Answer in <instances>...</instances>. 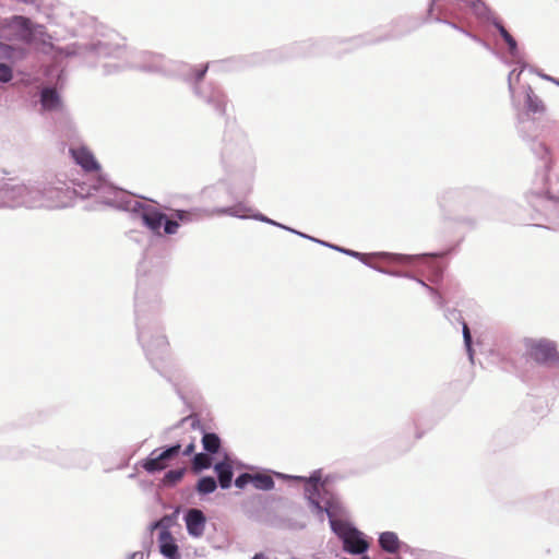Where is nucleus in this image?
<instances>
[{
	"instance_id": "nucleus-18",
	"label": "nucleus",
	"mask_w": 559,
	"mask_h": 559,
	"mask_svg": "<svg viewBox=\"0 0 559 559\" xmlns=\"http://www.w3.org/2000/svg\"><path fill=\"white\" fill-rule=\"evenodd\" d=\"M183 474H185L183 468L171 469L165 474L163 481L165 485H174V484L178 483L179 480H181V478L183 477Z\"/></svg>"
},
{
	"instance_id": "nucleus-13",
	"label": "nucleus",
	"mask_w": 559,
	"mask_h": 559,
	"mask_svg": "<svg viewBox=\"0 0 559 559\" xmlns=\"http://www.w3.org/2000/svg\"><path fill=\"white\" fill-rule=\"evenodd\" d=\"M202 445L209 453H217L221 448V439L216 433L206 432L202 437Z\"/></svg>"
},
{
	"instance_id": "nucleus-4",
	"label": "nucleus",
	"mask_w": 559,
	"mask_h": 559,
	"mask_svg": "<svg viewBox=\"0 0 559 559\" xmlns=\"http://www.w3.org/2000/svg\"><path fill=\"white\" fill-rule=\"evenodd\" d=\"M166 520L167 518H163L154 524V527L160 528L158 535L159 550L168 559H179L178 546L169 532L168 526L165 524Z\"/></svg>"
},
{
	"instance_id": "nucleus-3",
	"label": "nucleus",
	"mask_w": 559,
	"mask_h": 559,
	"mask_svg": "<svg viewBox=\"0 0 559 559\" xmlns=\"http://www.w3.org/2000/svg\"><path fill=\"white\" fill-rule=\"evenodd\" d=\"M181 450L180 444H175L159 454L153 451L146 460L143 461L142 467L148 473H156L165 469L169 465V461L175 459Z\"/></svg>"
},
{
	"instance_id": "nucleus-7",
	"label": "nucleus",
	"mask_w": 559,
	"mask_h": 559,
	"mask_svg": "<svg viewBox=\"0 0 559 559\" xmlns=\"http://www.w3.org/2000/svg\"><path fill=\"white\" fill-rule=\"evenodd\" d=\"M187 530L190 535L199 537L204 532L205 516L201 510L191 509L186 515Z\"/></svg>"
},
{
	"instance_id": "nucleus-11",
	"label": "nucleus",
	"mask_w": 559,
	"mask_h": 559,
	"mask_svg": "<svg viewBox=\"0 0 559 559\" xmlns=\"http://www.w3.org/2000/svg\"><path fill=\"white\" fill-rule=\"evenodd\" d=\"M40 102L43 107L48 110L57 109L60 106V98L55 88H44L41 91Z\"/></svg>"
},
{
	"instance_id": "nucleus-5",
	"label": "nucleus",
	"mask_w": 559,
	"mask_h": 559,
	"mask_svg": "<svg viewBox=\"0 0 559 559\" xmlns=\"http://www.w3.org/2000/svg\"><path fill=\"white\" fill-rule=\"evenodd\" d=\"M70 154L85 171L94 173L100 169L98 162L95 159L93 153L85 146L78 148H70Z\"/></svg>"
},
{
	"instance_id": "nucleus-27",
	"label": "nucleus",
	"mask_w": 559,
	"mask_h": 559,
	"mask_svg": "<svg viewBox=\"0 0 559 559\" xmlns=\"http://www.w3.org/2000/svg\"><path fill=\"white\" fill-rule=\"evenodd\" d=\"M388 559H400V558H388Z\"/></svg>"
},
{
	"instance_id": "nucleus-9",
	"label": "nucleus",
	"mask_w": 559,
	"mask_h": 559,
	"mask_svg": "<svg viewBox=\"0 0 559 559\" xmlns=\"http://www.w3.org/2000/svg\"><path fill=\"white\" fill-rule=\"evenodd\" d=\"M379 544L384 551L394 554L397 552L401 542L397 535L393 532H384L379 537Z\"/></svg>"
},
{
	"instance_id": "nucleus-1",
	"label": "nucleus",
	"mask_w": 559,
	"mask_h": 559,
	"mask_svg": "<svg viewBox=\"0 0 559 559\" xmlns=\"http://www.w3.org/2000/svg\"><path fill=\"white\" fill-rule=\"evenodd\" d=\"M526 356L537 364L559 366V352L555 342L548 338H525Z\"/></svg>"
},
{
	"instance_id": "nucleus-19",
	"label": "nucleus",
	"mask_w": 559,
	"mask_h": 559,
	"mask_svg": "<svg viewBox=\"0 0 559 559\" xmlns=\"http://www.w3.org/2000/svg\"><path fill=\"white\" fill-rule=\"evenodd\" d=\"M12 79V69L5 63H0V81L3 83Z\"/></svg>"
},
{
	"instance_id": "nucleus-2",
	"label": "nucleus",
	"mask_w": 559,
	"mask_h": 559,
	"mask_svg": "<svg viewBox=\"0 0 559 559\" xmlns=\"http://www.w3.org/2000/svg\"><path fill=\"white\" fill-rule=\"evenodd\" d=\"M142 221L153 233L162 235L160 228L164 226V233L168 235L176 234L179 224L176 221L168 219L167 216L156 210L146 211L142 214Z\"/></svg>"
},
{
	"instance_id": "nucleus-25",
	"label": "nucleus",
	"mask_w": 559,
	"mask_h": 559,
	"mask_svg": "<svg viewBox=\"0 0 559 559\" xmlns=\"http://www.w3.org/2000/svg\"><path fill=\"white\" fill-rule=\"evenodd\" d=\"M252 559H266L263 554H257Z\"/></svg>"
},
{
	"instance_id": "nucleus-20",
	"label": "nucleus",
	"mask_w": 559,
	"mask_h": 559,
	"mask_svg": "<svg viewBox=\"0 0 559 559\" xmlns=\"http://www.w3.org/2000/svg\"><path fill=\"white\" fill-rule=\"evenodd\" d=\"M251 483L252 484V475L251 474H248V473H245V474H241L240 476H238L235 480V485L238 487V488H243L246 487L247 484Z\"/></svg>"
},
{
	"instance_id": "nucleus-22",
	"label": "nucleus",
	"mask_w": 559,
	"mask_h": 559,
	"mask_svg": "<svg viewBox=\"0 0 559 559\" xmlns=\"http://www.w3.org/2000/svg\"><path fill=\"white\" fill-rule=\"evenodd\" d=\"M194 450H195V444H194V442L192 441V442H190V443L185 448V450H183V452H182V453H183V455H187V456H188V455H191V454L194 452Z\"/></svg>"
},
{
	"instance_id": "nucleus-26",
	"label": "nucleus",
	"mask_w": 559,
	"mask_h": 559,
	"mask_svg": "<svg viewBox=\"0 0 559 559\" xmlns=\"http://www.w3.org/2000/svg\"><path fill=\"white\" fill-rule=\"evenodd\" d=\"M361 559H370L368 556H364Z\"/></svg>"
},
{
	"instance_id": "nucleus-15",
	"label": "nucleus",
	"mask_w": 559,
	"mask_h": 559,
	"mask_svg": "<svg viewBox=\"0 0 559 559\" xmlns=\"http://www.w3.org/2000/svg\"><path fill=\"white\" fill-rule=\"evenodd\" d=\"M212 460L207 454L197 453L192 460V468L194 472L206 469L211 466Z\"/></svg>"
},
{
	"instance_id": "nucleus-16",
	"label": "nucleus",
	"mask_w": 559,
	"mask_h": 559,
	"mask_svg": "<svg viewBox=\"0 0 559 559\" xmlns=\"http://www.w3.org/2000/svg\"><path fill=\"white\" fill-rule=\"evenodd\" d=\"M496 28L498 29L499 34L503 38V40L507 43L509 50L511 52H514L518 48L516 41L513 38V36L506 29V27L501 23H495Z\"/></svg>"
},
{
	"instance_id": "nucleus-24",
	"label": "nucleus",
	"mask_w": 559,
	"mask_h": 559,
	"mask_svg": "<svg viewBox=\"0 0 559 559\" xmlns=\"http://www.w3.org/2000/svg\"><path fill=\"white\" fill-rule=\"evenodd\" d=\"M205 72H206V67H205L204 69H202V70L198 71V73H197V80H198V81L202 80V79H203V76H204V74H205Z\"/></svg>"
},
{
	"instance_id": "nucleus-6",
	"label": "nucleus",
	"mask_w": 559,
	"mask_h": 559,
	"mask_svg": "<svg viewBox=\"0 0 559 559\" xmlns=\"http://www.w3.org/2000/svg\"><path fill=\"white\" fill-rule=\"evenodd\" d=\"M343 543L344 550L350 554H364L369 547L368 542L357 530L346 532L343 536Z\"/></svg>"
},
{
	"instance_id": "nucleus-12",
	"label": "nucleus",
	"mask_w": 559,
	"mask_h": 559,
	"mask_svg": "<svg viewBox=\"0 0 559 559\" xmlns=\"http://www.w3.org/2000/svg\"><path fill=\"white\" fill-rule=\"evenodd\" d=\"M526 105L531 112L533 114H542L545 111L546 106L543 100L534 94L533 90L530 87L526 94Z\"/></svg>"
},
{
	"instance_id": "nucleus-21",
	"label": "nucleus",
	"mask_w": 559,
	"mask_h": 559,
	"mask_svg": "<svg viewBox=\"0 0 559 559\" xmlns=\"http://www.w3.org/2000/svg\"><path fill=\"white\" fill-rule=\"evenodd\" d=\"M463 336H464V343H465L467 349L471 350L472 336H471V332H469V329L466 323L463 324Z\"/></svg>"
},
{
	"instance_id": "nucleus-14",
	"label": "nucleus",
	"mask_w": 559,
	"mask_h": 559,
	"mask_svg": "<svg viewBox=\"0 0 559 559\" xmlns=\"http://www.w3.org/2000/svg\"><path fill=\"white\" fill-rule=\"evenodd\" d=\"M252 485L257 489L271 490L274 487V480L270 475L255 474L252 475Z\"/></svg>"
},
{
	"instance_id": "nucleus-23",
	"label": "nucleus",
	"mask_w": 559,
	"mask_h": 559,
	"mask_svg": "<svg viewBox=\"0 0 559 559\" xmlns=\"http://www.w3.org/2000/svg\"><path fill=\"white\" fill-rule=\"evenodd\" d=\"M347 253L353 255V257H355V258H358L362 262H367V255L364 254V253H359V252H355V251H347Z\"/></svg>"
},
{
	"instance_id": "nucleus-17",
	"label": "nucleus",
	"mask_w": 559,
	"mask_h": 559,
	"mask_svg": "<svg viewBox=\"0 0 559 559\" xmlns=\"http://www.w3.org/2000/svg\"><path fill=\"white\" fill-rule=\"evenodd\" d=\"M216 481L213 477L206 476L202 477L197 486V489L200 493H211L216 489Z\"/></svg>"
},
{
	"instance_id": "nucleus-10",
	"label": "nucleus",
	"mask_w": 559,
	"mask_h": 559,
	"mask_svg": "<svg viewBox=\"0 0 559 559\" xmlns=\"http://www.w3.org/2000/svg\"><path fill=\"white\" fill-rule=\"evenodd\" d=\"M215 472L222 488H229L233 480V468L229 463L221 462L215 465Z\"/></svg>"
},
{
	"instance_id": "nucleus-8",
	"label": "nucleus",
	"mask_w": 559,
	"mask_h": 559,
	"mask_svg": "<svg viewBox=\"0 0 559 559\" xmlns=\"http://www.w3.org/2000/svg\"><path fill=\"white\" fill-rule=\"evenodd\" d=\"M311 481H312V486L307 491H308V500L311 504L312 510L318 514H322L323 512H326L330 514V511H329L330 503L325 502L324 504H321V502L318 499V496H319L318 479L311 478Z\"/></svg>"
}]
</instances>
